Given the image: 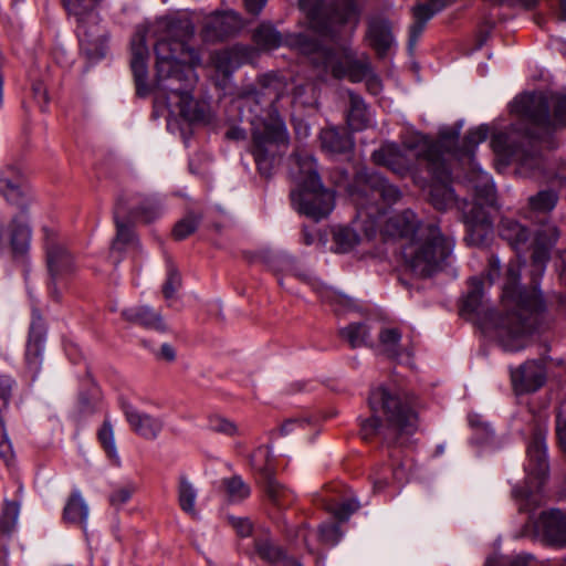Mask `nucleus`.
<instances>
[{
    "label": "nucleus",
    "mask_w": 566,
    "mask_h": 566,
    "mask_svg": "<svg viewBox=\"0 0 566 566\" xmlns=\"http://www.w3.org/2000/svg\"><path fill=\"white\" fill-rule=\"evenodd\" d=\"M135 492V486L129 484L115 490L109 496V502L114 506H122L132 497Z\"/></svg>",
    "instance_id": "54"
},
{
    "label": "nucleus",
    "mask_w": 566,
    "mask_h": 566,
    "mask_svg": "<svg viewBox=\"0 0 566 566\" xmlns=\"http://www.w3.org/2000/svg\"><path fill=\"white\" fill-rule=\"evenodd\" d=\"M210 429L214 432L222 433L229 437L238 433V427L234 422L220 416H214L209 420Z\"/></svg>",
    "instance_id": "52"
},
{
    "label": "nucleus",
    "mask_w": 566,
    "mask_h": 566,
    "mask_svg": "<svg viewBox=\"0 0 566 566\" xmlns=\"http://www.w3.org/2000/svg\"><path fill=\"white\" fill-rule=\"evenodd\" d=\"M537 528L545 539L556 546L566 545V514L558 510L543 512L539 516Z\"/></svg>",
    "instance_id": "27"
},
{
    "label": "nucleus",
    "mask_w": 566,
    "mask_h": 566,
    "mask_svg": "<svg viewBox=\"0 0 566 566\" xmlns=\"http://www.w3.org/2000/svg\"><path fill=\"white\" fill-rule=\"evenodd\" d=\"M63 517L66 522L84 526L88 517V506L81 492L74 490L70 495L63 511Z\"/></svg>",
    "instance_id": "35"
},
{
    "label": "nucleus",
    "mask_w": 566,
    "mask_h": 566,
    "mask_svg": "<svg viewBox=\"0 0 566 566\" xmlns=\"http://www.w3.org/2000/svg\"><path fill=\"white\" fill-rule=\"evenodd\" d=\"M461 124L439 132L437 139H424L417 151L418 160L424 161L426 171L434 179L448 181L452 167L448 156L461 160Z\"/></svg>",
    "instance_id": "10"
},
{
    "label": "nucleus",
    "mask_w": 566,
    "mask_h": 566,
    "mask_svg": "<svg viewBox=\"0 0 566 566\" xmlns=\"http://www.w3.org/2000/svg\"><path fill=\"white\" fill-rule=\"evenodd\" d=\"M181 274L174 264H169L167 269V275L165 283L163 284V295L166 300H170L175 296L176 292L181 286Z\"/></svg>",
    "instance_id": "50"
},
{
    "label": "nucleus",
    "mask_w": 566,
    "mask_h": 566,
    "mask_svg": "<svg viewBox=\"0 0 566 566\" xmlns=\"http://www.w3.org/2000/svg\"><path fill=\"white\" fill-rule=\"evenodd\" d=\"M120 197L123 198L120 212L128 220L151 223L161 217L163 208L156 198L143 195H133L129 198Z\"/></svg>",
    "instance_id": "19"
},
{
    "label": "nucleus",
    "mask_w": 566,
    "mask_h": 566,
    "mask_svg": "<svg viewBox=\"0 0 566 566\" xmlns=\"http://www.w3.org/2000/svg\"><path fill=\"white\" fill-rule=\"evenodd\" d=\"M123 319L145 329L165 333L167 331L163 315L147 305L128 307L120 313Z\"/></svg>",
    "instance_id": "28"
},
{
    "label": "nucleus",
    "mask_w": 566,
    "mask_h": 566,
    "mask_svg": "<svg viewBox=\"0 0 566 566\" xmlns=\"http://www.w3.org/2000/svg\"><path fill=\"white\" fill-rule=\"evenodd\" d=\"M265 493L269 500L277 507L290 506L294 501L293 493L271 476L266 479Z\"/></svg>",
    "instance_id": "42"
},
{
    "label": "nucleus",
    "mask_w": 566,
    "mask_h": 566,
    "mask_svg": "<svg viewBox=\"0 0 566 566\" xmlns=\"http://www.w3.org/2000/svg\"><path fill=\"white\" fill-rule=\"evenodd\" d=\"M342 1V7L332 4L328 7L327 11L323 13L317 25L315 27V30L318 33L333 36L335 27H344L349 23L352 19L355 20V24L358 23L361 9L358 6L357 0Z\"/></svg>",
    "instance_id": "18"
},
{
    "label": "nucleus",
    "mask_w": 566,
    "mask_h": 566,
    "mask_svg": "<svg viewBox=\"0 0 566 566\" xmlns=\"http://www.w3.org/2000/svg\"><path fill=\"white\" fill-rule=\"evenodd\" d=\"M48 269L53 280L63 272H69L73 268V258L70 252L57 243H46Z\"/></svg>",
    "instance_id": "31"
},
{
    "label": "nucleus",
    "mask_w": 566,
    "mask_h": 566,
    "mask_svg": "<svg viewBox=\"0 0 566 566\" xmlns=\"http://www.w3.org/2000/svg\"><path fill=\"white\" fill-rule=\"evenodd\" d=\"M20 512V502L17 500H4L2 518L6 523H15Z\"/></svg>",
    "instance_id": "58"
},
{
    "label": "nucleus",
    "mask_w": 566,
    "mask_h": 566,
    "mask_svg": "<svg viewBox=\"0 0 566 566\" xmlns=\"http://www.w3.org/2000/svg\"><path fill=\"white\" fill-rule=\"evenodd\" d=\"M395 233L406 239L401 245L403 262L413 273L431 277L442 271L454 248V240L442 233L436 223H423L409 209L389 221Z\"/></svg>",
    "instance_id": "4"
},
{
    "label": "nucleus",
    "mask_w": 566,
    "mask_h": 566,
    "mask_svg": "<svg viewBox=\"0 0 566 566\" xmlns=\"http://www.w3.org/2000/svg\"><path fill=\"white\" fill-rule=\"evenodd\" d=\"M497 2L512 9L521 8L525 11H533L539 4V0H497Z\"/></svg>",
    "instance_id": "59"
},
{
    "label": "nucleus",
    "mask_w": 566,
    "mask_h": 566,
    "mask_svg": "<svg viewBox=\"0 0 566 566\" xmlns=\"http://www.w3.org/2000/svg\"><path fill=\"white\" fill-rule=\"evenodd\" d=\"M402 333L398 327H384L378 334V340L385 354L392 359L400 356Z\"/></svg>",
    "instance_id": "41"
},
{
    "label": "nucleus",
    "mask_w": 566,
    "mask_h": 566,
    "mask_svg": "<svg viewBox=\"0 0 566 566\" xmlns=\"http://www.w3.org/2000/svg\"><path fill=\"white\" fill-rule=\"evenodd\" d=\"M300 168V178L295 189L290 193L295 211L318 222L327 218L335 208V191L326 188L316 168L312 155H295Z\"/></svg>",
    "instance_id": "8"
},
{
    "label": "nucleus",
    "mask_w": 566,
    "mask_h": 566,
    "mask_svg": "<svg viewBox=\"0 0 566 566\" xmlns=\"http://www.w3.org/2000/svg\"><path fill=\"white\" fill-rule=\"evenodd\" d=\"M120 406L130 429L146 440H155L163 430V422L140 412L133 403L120 400Z\"/></svg>",
    "instance_id": "25"
},
{
    "label": "nucleus",
    "mask_w": 566,
    "mask_h": 566,
    "mask_svg": "<svg viewBox=\"0 0 566 566\" xmlns=\"http://www.w3.org/2000/svg\"><path fill=\"white\" fill-rule=\"evenodd\" d=\"M266 2L268 0H244V7L249 13L259 15Z\"/></svg>",
    "instance_id": "64"
},
{
    "label": "nucleus",
    "mask_w": 566,
    "mask_h": 566,
    "mask_svg": "<svg viewBox=\"0 0 566 566\" xmlns=\"http://www.w3.org/2000/svg\"><path fill=\"white\" fill-rule=\"evenodd\" d=\"M339 336L346 339L352 348L366 345L369 337V328L365 323H350L340 328Z\"/></svg>",
    "instance_id": "45"
},
{
    "label": "nucleus",
    "mask_w": 566,
    "mask_h": 566,
    "mask_svg": "<svg viewBox=\"0 0 566 566\" xmlns=\"http://www.w3.org/2000/svg\"><path fill=\"white\" fill-rule=\"evenodd\" d=\"M371 417L361 424V436L369 440L380 436L403 444L419 428L418 402L406 391H370Z\"/></svg>",
    "instance_id": "6"
},
{
    "label": "nucleus",
    "mask_w": 566,
    "mask_h": 566,
    "mask_svg": "<svg viewBox=\"0 0 566 566\" xmlns=\"http://www.w3.org/2000/svg\"><path fill=\"white\" fill-rule=\"evenodd\" d=\"M322 148L331 154H346L353 150L354 140L345 129L324 128L319 133Z\"/></svg>",
    "instance_id": "30"
},
{
    "label": "nucleus",
    "mask_w": 566,
    "mask_h": 566,
    "mask_svg": "<svg viewBox=\"0 0 566 566\" xmlns=\"http://www.w3.org/2000/svg\"><path fill=\"white\" fill-rule=\"evenodd\" d=\"M255 549L258 555L271 566H301L296 559L287 557L280 547L270 541L256 542Z\"/></svg>",
    "instance_id": "37"
},
{
    "label": "nucleus",
    "mask_w": 566,
    "mask_h": 566,
    "mask_svg": "<svg viewBox=\"0 0 566 566\" xmlns=\"http://www.w3.org/2000/svg\"><path fill=\"white\" fill-rule=\"evenodd\" d=\"M202 220L201 213L189 212L178 220L171 231V235L177 241H182L193 234Z\"/></svg>",
    "instance_id": "43"
},
{
    "label": "nucleus",
    "mask_w": 566,
    "mask_h": 566,
    "mask_svg": "<svg viewBox=\"0 0 566 566\" xmlns=\"http://www.w3.org/2000/svg\"><path fill=\"white\" fill-rule=\"evenodd\" d=\"M242 29V19L239 13L228 11H214L208 15L201 29V38L206 42H219L235 35Z\"/></svg>",
    "instance_id": "16"
},
{
    "label": "nucleus",
    "mask_w": 566,
    "mask_h": 566,
    "mask_svg": "<svg viewBox=\"0 0 566 566\" xmlns=\"http://www.w3.org/2000/svg\"><path fill=\"white\" fill-rule=\"evenodd\" d=\"M324 2L325 0H298V8L306 15L313 29H315L324 13Z\"/></svg>",
    "instance_id": "49"
},
{
    "label": "nucleus",
    "mask_w": 566,
    "mask_h": 566,
    "mask_svg": "<svg viewBox=\"0 0 566 566\" xmlns=\"http://www.w3.org/2000/svg\"><path fill=\"white\" fill-rule=\"evenodd\" d=\"M501 274V262L496 255H491L489 259V270L488 277L491 284L500 276Z\"/></svg>",
    "instance_id": "63"
},
{
    "label": "nucleus",
    "mask_w": 566,
    "mask_h": 566,
    "mask_svg": "<svg viewBox=\"0 0 566 566\" xmlns=\"http://www.w3.org/2000/svg\"><path fill=\"white\" fill-rule=\"evenodd\" d=\"M364 81L366 82V88L370 94L376 96L382 91V81L379 75L374 72V70Z\"/></svg>",
    "instance_id": "61"
},
{
    "label": "nucleus",
    "mask_w": 566,
    "mask_h": 566,
    "mask_svg": "<svg viewBox=\"0 0 566 566\" xmlns=\"http://www.w3.org/2000/svg\"><path fill=\"white\" fill-rule=\"evenodd\" d=\"M510 112L518 119L491 136L492 150L507 161L537 168L542 163L541 143L554 130L549 102L543 94L525 93L511 102Z\"/></svg>",
    "instance_id": "3"
},
{
    "label": "nucleus",
    "mask_w": 566,
    "mask_h": 566,
    "mask_svg": "<svg viewBox=\"0 0 566 566\" xmlns=\"http://www.w3.org/2000/svg\"><path fill=\"white\" fill-rule=\"evenodd\" d=\"M333 241L340 253H347L359 244L358 233L350 227H339L333 233Z\"/></svg>",
    "instance_id": "46"
},
{
    "label": "nucleus",
    "mask_w": 566,
    "mask_h": 566,
    "mask_svg": "<svg viewBox=\"0 0 566 566\" xmlns=\"http://www.w3.org/2000/svg\"><path fill=\"white\" fill-rule=\"evenodd\" d=\"M512 389H541L547 379L546 366L542 360H526L516 368H510Z\"/></svg>",
    "instance_id": "23"
},
{
    "label": "nucleus",
    "mask_w": 566,
    "mask_h": 566,
    "mask_svg": "<svg viewBox=\"0 0 566 566\" xmlns=\"http://www.w3.org/2000/svg\"><path fill=\"white\" fill-rule=\"evenodd\" d=\"M123 209V198L118 197L115 202L113 220L116 228L115 237L112 241V250L124 253L127 250H140V240L129 220H125L120 210Z\"/></svg>",
    "instance_id": "24"
},
{
    "label": "nucleus",
    "mask_w": 566,
    "mask_h": 566,
    "mask_svg": "<svg viewBox=\"0 0 566 566\" xmlns=\"http://www.w3.org/2000/svg\"><path fill=\"white\" fill-rule=\"evenodd\" d=\"M130 70L134 77L136 95L140 98L148 97L153 87L148 83L149 50L145 31H136L130 41Z\"/></svg>",
    "instance_id": "15"
},
{
    "label": "nucleus",
    "mask_w": 566,
    "mask_h": 566,
    "mask_svg": "<svg viewBox=\"0 0 566 566\" xmlns=\"http://www.w3.org/2000/svg\"><path fill=\"white\" fill-rule=\"evenodd\" d=\"M497 231L500 238L507 242L518 258L517 261H511L507 264L501 295L505 305H512L514 308L505 313L490 308L486 317L495 329L500 346L506 352L515 353L526 347L533 334L530 318L522 312L539 313L545 310L538 285L558 242L560 231L555 222L546 218L534 231L531 243V289L521 284L522 266L525 264L524 251L532 235L530 228L515 219L503 217Z\"/></svg>",
    "instance_id": "1"
},
{
    "label": "nucleus",
    "mask_w": 566,
    "mask_h": 566,
    "mask_svg": "<svg viewBox=\"0 0 566 566\" xmlns=\"http://www.w3.org/2000/svg\"><path fill=\"white\" fill-rule=\"evenodd\" d=\"M295 538L302 539L303 544L310 552H314L315 541H318V532L308 530L306 526H301L295 531Z\"/></svg>",
    "instance_id": "55"
},
{
    "label": "nucleus",
    "mask_w": 566,
    "mask_h": 566,
    "mask_svg": "<svg viewBox=\"0 0 566 566\" xmlns=\"http://www.w3.org/2000/svg\"><path fill=\"white\" fill-rule=\"evenodd\" d=\"M290 45L307 56L315 67L326 72L337 53L336 50L325 46L319 40L303 33L294 35Z\"/></svg>",
    "instance_id": "22"
},
{
    "label": "nucleus",
    "mask_w": 566,
    "mask_h": 566,
    "mask_svg": "<svg viewBox=\"0 0 566 566\" xmlns=\"http://www.w3.org/2000/svg\"><path fill=\"white\" fill-rule=\"evenodd\" d=\"M254 49L250 45L234 44L216 51L212 55V62L218 73L223 77H230L239 67L251 62L254 57Z\"/></svg>",
    "instance_id": "21"
},
{
    "label": "nucleus",
    "mask_w": 566,
    "mask_h": 566,
    "mask_svg": "<svg viewBox=\"0 0 566 566\" xmlns=\"http://www.w3.org/2000/svg\"><path fill=\"white\" fill-rule=\"evenodd\" d=\"M196 499L197 490L186 476H181L178 485V501L181 510L191 516L197 515Z\"/></svg>",
    "instance_id": "44"
},
{
    "label": "nucleus",
    "mask_w": 566,
    "mask_h": 566,
    "mask_svg": "<svg viewBox=\"0 0 566 566\" xmlns=\"http://www.w3.org/2000/svg\"><path fill=\"white\" fill-rule=\"evenodd\" d=\"M454 0H417L411 8L412 23L408 28V49L413 50L428 22Z\"/></svg>",
    "instance_id": "17"
},
{
    "label": "nucleus",
    "mask_w": 566,
    "mask_h": 566,
    "mask_svg": "<svg viewBox=\"0 0 566 566\" xmlns=\"http://www.w3.org/2000/svg\"><path fill=\"white\" fill-rule=\"evenodd\" d=\"M371 160L375 165L385 167L399 177L410 176L420 187H424L428 182V178L421 176L420 169V165H424V161L418 160L417 156L415 159L409 158L395 143L385 144L374 150Z\"/></svg>",
    "instance_id": "14"
},
{
    "label": "nucleus",
    "mask_w": 566,
    "mask_h": 566,
    "mask_svg": "<svg viewBox=\"0 0 566 566\" xmlns=\"http://www.w3.org/2000/svg\"><path fill=\"white\" fill-rule=\"evenodd\" d=\"M195 31L189 18H172L167 23V36L154 46L156 86L165 93L167 104L188 123L205 119L203 108L193 99L198 82L196 67L201 65L199 50L188 44Z\"/></svg>",
    "instance_id": "2"
},
{
    "label": "nucleus",
    "mask_w": 566,
    "mask_h": 566,
    "mask_svg": "<svg viewBox=\"0 0 566 566\" xmlns=\"http://www.w3.org/2000/svg\"><path fill=\"white\" fill-rule=\"evenodd\" d=\"M46 338V322L39 310H33L24 349L23 377L29 386L34 384L41 371Z\"/></svg>",
    "instance_id": "13"
},
{
    "label": "nucleus",
    "mask_w": 566,
    "mask_h": 566,
    "mask_svg": "<svg viewBox=\"0 0 566 566\" xmlns=\"http://www.w3.org/2000/svg\"><path fill=\"white\" fill-rule=\"evenodd\" d=\"M230 523L240 536L247 537L251 535L252 524L248 518L231 517Z\"/></svg>",
    "instance_id": "60"
},
{
    "label": "nucleus",
    "mask_w": 566,
    "mask_h": 566,
    "mask_svg": "<svg viewBox=\"0 0 566 566\" xmlns=\"http://www.w3.org/2000/svg\"><path fill=\"white\" fill-rule=\"evenodd\" d=\"M31 91L33 98L40 105L41 111L44 112L49 103V94L44 83L41 81L33 82Z\"/></svg>",
    "instance_id": "56"
},
{
    "label": "nucleus",
    "mask_w": 566,
    "mask_h": 566,
    "mask_svg": "<svg viewBox=\"0 0 566 566\" xmlns=\"http://www.w3.org/2000/svg\"><path fill=\"white\" fill-rule=\"evenodd\" d=\"M65 11L75 19V34L80 48L92 60L104 59L108 50L109 34L101 24L102 18L96 8L78 9L71 3V9Z\"/></svg>",
    "instance_id": "11"
},
{
    "label": "nucleus",
    "mask_w": 566,
    "mask_h": 566,
    "mask_svg": "<svg viewBox=\"0 0 566 566\" xmlns=\"http://www.w3.org/2000/svg\"><path fill=\"white\" fill-rule=\"evenodd\" d=\"M0 457L9 463L13 459V449L4 431L3 422L0 420Z\"/></svg>",
    "instance_id": "57"
},
{
    "label": "nucleus",
    "mask_w": 566,
    "mask_h": 566,
    "mask_svg": "<svg viewBox=\"0 0 566 566\" xmlns=\"http://www.w3.org/2000/svg\"><path fill=\"white\" fill-rule=\"evenodd\" d=\"M289 142L285 122L275 107L268 111L266 117L252 122L249 153L261 177L272 178L276 157L281 148L287 147Z\"/></svg>",
    "instance_id": "9"
},
{
    "label": "nucleus",
    "mask_w": 566,
    "mask_h": 566,
    "mask_svg": "<svg viewBox=\"0 0 566 566\" xmlns=\"http://www.w3.org/2000/svg\"><path fill=\"white\" fill-rule=\"evenodd\" d=\"M0 193L21 212L13 216L8 224H0V254L8 253L13 263L29 272L32 229L28 223L27 211L30 206V189L21 169L8 165L0 169Z\"/></svg>",
    "instance_id": "7"
},
{
    "label": "nucleus",
    "mask_w": 566,
    "mask_h": 566,
    "mask_svg": "<svg viewBox=\"0 0 566 566\" xmlns=\"http://www.w3.org/2000/svg\"><path fill=\"white\" fill-rule=\"evenodd\" d=\"M252 42L261 51L279 49L282 43V34L271 22H261L252 32Z\"/></svg>",
    "instance_id": "32"
},
{
    "label": "nucleus",
    "mask_w": 566,
    "mask_h": 566,
    "mask_svg": "<svg viewBox=\"0 0 566 566\" xmlns=\"http://www.w3.org/2000/svg\"><path fill=\"white\" fill-rule=\"evenodd\" d=\"M427 175V178L434 181L430 189V202L436 209L446 210L455 198L454 189L450 185L452 177L448 181H441L432 178L428 172Z\"/></svg>",
    "instance_id": "39"
},
{
    "label": "nucleus",
    "mask_w": 566,
    "mask_h": 566,
    "mask_svg": "<svg viewBox=\"0 0 566 566\" xmlns=\"http://www.w3.org/2000/svg\"><path fill=\"white\" fill-rule=\"evenodd\" d=\"M489 133L490 127L488 124L471 127L461 140V160L472 158L478 146L486 140Z\"/></svg>",
    "instance_id": "40"
},
{
    "label": "nucleus",
    "mask_w": 566,
    "mask_h": 566,
    "mask_svg": "<svg viewBox=\"0 0 566 566\" xmlns=\"http://www.w3.org/2000/svg\"><path fill=\"white\" fill-rule=\"evenodd\" d=\"M467 240L473 245L486 244L493 233L491 214L480 203H474L465 213Z\"/></svg>",
    "instance_id": "20"
},
{
    "label": "nucleus",
    "mask_w": 566,
    "mask_h": 566,
    "mask_svg": "<svg viewBox=\"0 0 566 566\" xmlns=\"http://www.w3.org/2000/svg\"><path fill=\"white\" fill-rule=\"evenodd\" d=\"M366 36L377 55L386 56L394 42L390 22L380 18L371 19L368 22Z\"/></svg>",
    "instance_id": "29"
},
{
    "label": "nucleus",
    "mask_w": 566,
    "mask_h": 566,
    "mask_svg": "<svg viewBox=\"0 0 566 566\" xmlns=\"http://www.w3.org/2000/svg\"><path fill=\"white\" fill-rule=\"evenodd\" d=\"M559 195L554 189H543L528 197L527 208L534 214L548 216L556 208Z\"/></svg>",
    "instance_id": "36"
},
{
    "label": "nucleus",
    "mask_w": 566,
    "mask_h": 566,
    "mask_svg": "<svg viewBox=\"0 0 566 566\" xmlns=\"http://www.w3.org/2000/svg\"><path fill=\"white\" fill-rule=\"evenodd\" d=\"M328 71L337 80L347 77L352 83H360L373 71V66L368 57L358 60L346 55V62H343L337 52Z\"/></svg>",
    "instance_id": "26"
},
{
    "label": "nucleus",
    "mask_w": 566,
    "mask_h": 566,
    "mask_svg": "<svg viewBox=\"0 0 566 566\" xmlns=\"http://www.w3.org/2000/svg\"><path fill=\"white\" fill-rule=\"evenodd\" d=\"M97 437L107 457L113 461L114 464L119 465L120 459L116 448L114 430L108 420L103 422V426L98 430Z\"/></svg>",
    "instance_id": "47"
},
{
    "label": "nucleus",
    "mask_w": 566,
    "mask_h": 566,
    "mask_svg": "<svg viewBox=\"0 0 566 566\" xmlns=\"http://www.w3.org/2000/svg\"><path fill=\"white\" fill-rule=\"evenodd\" d=\"M552 99L554 120L566 126V92L553 95Z\"/></svg>",
    "instance_id": "53"
},
{
    "label": "nucleus",
    "mask_w": 566,
    "mask_h": 566,
    "mask_svg": "<svg viewBox=\"0 0 566 566\" xmlns=\"http://www.w3.org/2000/svg\"><path fill=\"white\" fill-rule=\"evenodd\" d=\"M318 542L325 545H336L340 538L339 527L334 523H324L318 527Z\"/></svg>",
    "instance_id": "51"
},
{
    "label": "nucleus",
    "mask_w": 566,
    "mask_h": 566,
    "mask_svg": "<svg viewBox=\"0 0 566 566\" xmlns=\"http://www.w3.org/2000/svg\"><path fill=\"white\" fill-rule=\"evenodd\" d=\"M346 123L354 132H361L368 127V107L364 98L358 94H349V109L346 114Z\"/></svg>",
    "instance_id": "33"
},
{
    "label": "nucleus",
    "mask_w": 566,
    "mask_h": 566,
    "mask_svg": "<svg viewBox=\"0 0 566 566\" xmlns=\"http://www.w3.org/2000/svg\"><path fill=\"white\" fill-rule=\"evenodd\" d=\"M359 507V502L346 494H335L326 499V509L337 520H347Z\"/></svg>",
    "instance_id": "38"
},
{
    "label": "nucleus",
    "mask_w": 566,
    "mask_h": 566,
    "mask_svg": "<svg viewBox=\"0 0 566 566\" xmlns=\"http://www.w3.org/2000/svg\"><path fill=\"white\" fill-rule=\"evenodd\" d=\"M332 178L337 188H344L349 200L355 205L357 217H366L364 232L371 240L378 231V219L397 203L401 197L399 187L390 184L378 172L367 168L357 170L353 178L346 169L336 168Z\"/></svg>",
    "instance_id": "5"
},
{
    "label": "nucleus",
    "mask_w": 566,
    "mask_h": 566,
    "mask_svg": "<svg viewBox=\"0 0 566 566\" xmlns=\"http://www.w3.org/2000/svg\"><path fill=\"white\" fill-rule=\"evenodd\" d=\"M223 485L229 499L233 502L242 501L251 493L250 486L239 475L224 479Z\"/></svg>",
    "instance_id": "48"
},
{
    "label": "nucleus",
    "mask_w": 566,
    "mask_h": 566,
    "mask_svg": "<svg viewBox=\"0 0 566 566\" xmlns=\"http://www.w3.org/2000/svg\"><path fill=\"white\" fill-rule=\"evenodd\" d=\"M556 434L560 447L566 452V417H563L560 412L556 418Z\"/></svg>",
    "instance_id": "62"
},
{
    "label": "nucleus",
    "mask_w": 566,
    "mask_h": 566,
    "mask_svg": "<svg viewBox=\"0 0 566 566\" xmlns=\"http://www.w3.org/2000/svg\"><path fill=\"white\" fill-rule=\"evenodd\" d=\"M527 459L525 470L527 473V480L533 485L525 490H514L515 497L525 501L521 506L523 510L532 509L530 502H532V505L534 506L539 504L537 495L534 493L533 489H539L543 485L548 472L545 440L541 434H536L528 444Z\"/></svg>",
    "instance_id": "12"
},
{
    "label": "nucleus",
    "mask_w": 566,
    "mask_h": 566,
    "mask_svg": "<svg viewBox=\"0 0 566 566\" xmlns=\"http://www.w3.org/2000/svg\"><path fill=\"white\" fill-rule=\"evenodd\" d=\"M468 292L460 304L461 314H478L483 302L484 281L479 276L468 280Z\"/></svg>",
    "instance_id": "34"
}]
</instances>
